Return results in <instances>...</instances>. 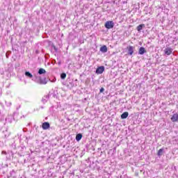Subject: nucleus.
Instances as JSON below:
<instances>
[{"label":"nucleus","instance_id":"nucleus-1","mask_svg":"<svg viewBox=\"0 0 178 178\" xmlns=\"http://www.w3.org/2000/svg\"><path fill=\"white\" fill-rule=\"evenodd\" d=\"M32 80L35 81V83H37V84H40V86L45 85L47 84V83H48V81H47V78H42L41 77V76L34 75Z\"/></svg>","mask_w":178,"mask_h":178},{"label":"nucleus","instance_id":"nucleus-14","mask_svg":"<svg viewBox=\"0 0 178 178\" xmlns=\"http://www.w3.org/2000/svg\"><path fill=\"white\" fill-rule=\"evenodd\" d=\"M81 138H83V134H76V141H80V140H81Z\"/></svg>","mask_w":178,"mask_h":178},{"label":"nucleus","instance_id":"nucleus-21","mask_svg":"<svg viewBox=\"0 0 178 178\" xmlns=\"http://www.w3.org/2000/svg\"><path fill=\"white\" fill-rule=\"evenodd\" d=\"M105 91V88H100V90H99V92L100 93H102V92H104Z\"/></svg>","mask_w":178,"mask_h":178},{"label":"nucleus","instance_id":"nucleus-19","mask_svg":"<svg viewBox=\"0 0 178 178\" xmlns=\"http://www.w3.org/2000/svg\"><path fill=\"white\" fill-rule=\"evenodd\" d=\"M60 79H62V80H65V79H66V73L63 72V73L60 74Z\"/></svg>","mask_w":178,"mask_h":178},{"label":"nucleus","instance_id":"nucleus-5","mask_svg":"<svg viewBox=\"0 0 178 178\" xmlns=\"http://www.w3.org/2000/svg\"><path fill=\"white\" fill-rule=\"evenodd\" d=\"M170 120L172 122V123H176V122H178V113H174L171 117Z\"/></svg>","mask_w":178,"mask_h":178},{"label":"nucleus","instance_id":"nucleus-7","mask_svg":"<svg viewBox=\"0 0 178 178\" xmlns=\"http://www.w3.org/2000/svg\"><path fill=\"white\" fill-rule=\"evenodd\" d=\"M49 127H51V124H49V122H43L42 124V129H43V130H48Z\"/></svg>","mask_w":178,"mask_h":178},{"label":"nucleus","instance_id":"nucleus-26","mask_svg":"<svg viewBox=\"0 0 178 178\" xmlns=\"http://www.w3.org/2000/svg\"><path fill=\"white\" fill-rule=\"evenodd\" d=\"M58 65H60V63H58Z\"/></svg>","mask_w":178,"mask_h":178},{"label":"nucleus","instance_id":"nucleus-22","mask_svg":"<svg viewBox=\"0 0 178 178\" xmlns=\"http://www.w3.org/2000/svg\"><path fill=\"white\" fill-rule=\"evenodd\" d=\"M1 154H2V155H6L7 153L5 151H2Z\"/></svg>","mask_w":178,"mask_h":178},{"label":"nucleus","instance_id":"nucleus-11","mask_svg":"<svg viewBox=\"0 0 178 178\" xmlns=\"http://www.w3.org/2000/svg\"><path fill=\"white\" fill-rule=\"evenodd\" d=\"M128 117H129V112H127V111L124 112L121 115V119H127Z\"/></svg>","mask_w":178,"mask_h":178},{"label":"nucleus","instance_id":"nucleus-25","mask_svg":"<svg viewBox=\"0 0 178 178\" xmlns=\"http://www.w3.org/2000/svg\"><path fill=\"white\" fill-rule=\"evenodd\" d=\"M12 172H13V173L15 172V170H13Z\"/></svg>","mask_w":178,"mask_h":178},{"label":"nucleus","instance_id":"nucleus-16","mask_svg":"<svg viewBox=\"0 0 178 178\" xmlns=\"http://www.w3.org/2000/svg\"><path fill=\"white\" fill-rule=\"evenodd\" d=\"M158 156H162L163 155V148L160 149L157 152Z\"/></svg>","mask_w":178,"mask_h":178},{"label":"nucleus","instance_id":"nucleus-6","mask_svg":"<svg viewBox=\"0 0 178 178\" xmlns=\"http://www.w3.org/2000/svg\"><path fill=\"white\" fill-rule=\"evenodd\" d=\"M172 52H173V49L170 47H167L164 49V54L169 56L171 55Z\"/></svg>","mask_w":178,"mask_h":178},{"label":"nucleus","instance_id":"nucleus-13","mask_svg":"<svg viewBox=\"0 0 178 178\" xmlns=\"http://www.w3.org/2000/svg\"><path fill=\"white\" fill-rule=\"evenodd\" d=\"M48 99H49V95L44 96V97L42 99V102H43V104H46Z\"/></svg>","mask_w":178,"mask_h":178},{"label":"nucleus","instance_id":"nucleus-3","mask_svg":"<svg viewBox=\"0 0 178 178\" xmlns=\"http://www.w3.org/2000/svg\"><path fill=\"white\" fill-rule=\"evenodd\" d=\"M104 27L108 30H111V29L115 27V22H113V21H107L104 24Z\"/></svg>","mask_w":178,"mask_h":178},{"label":"nucleus","instance_id":"nucleus-17","mask_svg":"<svg viewBox=\"0 0 178 178\" xmlns=\"http://www.w3.org/2000/svg\"><path fill=\"white\" fill-rule=\"evenodd\" d=\"M8 132V129H6V131H3V133H4V137L5 138H8V137H9V136H10V133H7ZM7 133V134H6Z\"/></svg>","mask_w":178,"mask_h":178},{"label":"nucleus","instance_id":"nucleus-9","mask_svg":"<svg viewBox=\"0 0 178 178\" xmlns=\"http://www.w3.org/2000/svg\"><path fill=\"white\" fill-rule=\"evenodd\" d=\"M100 52H102L103 54H106L108 52V47L106 45H104L102 47H100Z\"/></svg>","mask_w":178,"mask_h":178},{"label":"nucleus","instance_id":"nucleus-18","mask_svg":"<svg viewBox=\"0 0 178 178\" xmlns=\"http://www.w3.org/2000/svg\"><path fill=\"white\" fill-rule=\"evenodd\" d=\"M53 49L54 50V52H58V48H56V47L54 44H51V51H53Z\"/></svg>","mask_w":178,"mask_h":178},{"label":"nucleus","instance_id":"nucleus-12","mask_svg":"<svg viewBox=\"0 0 178 178\" xmlns=\"http://www.w3.org/2000/svg\"><path fill=\"white\" fill-rule=\"evenodd\" d=\"M38 74L41 75V74H45V73H47V71L45 70H44V68H40L38 72Z\"/></svg>","mask_w":178,"mask_h":178},{"label":"nucleus","instance_id":"nucleus-20","mask_svg":"<svg viewBox=\"0 0 178 178\" xmlns=\"http://www.w3.org/2000/svg\"><path fill=\"white\" fill-rule=\"evenodd\" d=\"M10 54H12V51H8L6 52V56L7 58H9V55H10Z\"/></svg>","mask_w":178,"mask_h":178},{"label":"nucleus","instance_id":"nucleus-23","mask_svg":"<svg viewBox=\"0 0 178 178\" xmlns=\"http://www.w3.org/2000/svg\"><path fill=\"white\" fill-rule=\"evenodd\" d=\"M26 141H29V140H30V138L26 137Z\"/></svg>","mask_w":178,"mask_h":178},{"label":"nucleus","instance_id":"nucleus-4","mask_svg":"<svg viewBox=\"0 0 178 178\" xmlns=\"http://www.w3.org/2000/svg\"><path fill=\"white\" fill-rule=\"evenodd\" d=\"M104 72H105V67L100 66L97 68L95 73L96 74H102Z\"/></svg>","mask_w":178,"mask_h":178},{"label":"nucleus","instance_id":"nucleus-2","mask_svg":"<svg viewBox=\"0 0 178 178\" xmlns=\"http://www.w3.org/2000/svg\"><path fill=\"white\" fill-rule=\"evenodd\" d=\"M134 51H136V47L134 46H128L127 47V52L129 56H133Z\"/></svg>","mask_w":178,"mask_h":178},{"label":"nucleus","instance_id":"nucleus-15","mask_svg":"<svg viewBox=\"0 0 178 178\" xmlns=\"http://www.w3.org/2000/svg\"><path fill=\"white\" fill-rule=\"evenodd\" d=\"M25 76H26V77H29V79H33V74L30 73V72H25Z\"/></svg>","mask_w":178,"mask_h":178},{"label":"nucleus","instance_id":"nucleus-24","mask_svg":"<svg viewBox=\"0 0 178 178\" xmlns=\"http://www.w3.org/2000/svg\"><path fill=\"white\" fill-rule=\"evenodd\" d=\"M36 54H38V50L36 51Z\"/></svg>","mask_w":178,"mask_h":178},{"label":"nucleus","instance_id":"nucleus-10","mask_svg":"<svg viewBox=\"0 0 178 178\" xmlns=\"http://www.w3.org/2000/svg\"><path fill=\"white\" fill-rule=\"evenodd\" d=\"M145 28V24H141L136 27L137 31L140 32L143 30V29Z\"/></svg>","mask_w":178,"mask_h":178},{"label":"nucleus","instance_id":"nucleus-8","mask_svg":"<svg viewBox=\"0 0 178 178\" xmlns=\"http://www.w3.org/2000/svg\"><path fill=\"white\" fill-rule=\"evenodd\" d=\"M138 54V55H144V54H147V50L145 47H140Z\"/></svg>","mask_w":178,"mask_h":178}]
</instances>
